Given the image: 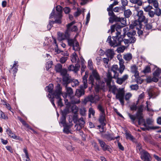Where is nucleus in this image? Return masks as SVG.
<instances>
[{"mask_svg": "<svg viewBox=\"0 0 161 161\" xmlns=\"http://www.w3.org/2000/svg\"><path fill=\"white\" fill-rule=\"evenodd\" d=\"M137 16L138 17L137 20H135L132 23L133 25H137V28L138 29H141L142 27V22L144 24H146L148 23V19L146 18L144 15L143 12L142 10L137 11Z\"/></svg>", "mask_w": 161, "mask_h": 161, "instance_id": "1", "label": "nucleus"}, {"mask_svg": "<svg viewBox=\"0 0 161 161\" xmlns=\"http://www.w3.org/2000/svg\"><path fill=\"white\" fill-rule=\"evenodd\" d=\"M62 88L60 84L58 83L55 87V89L52 94V95L55 97V98L58 99L57 103L58 106L61 107L63 106L62 102V99L61 98V96L62 94Z\"/></svg>", "mask_w": 161, "mask_h": 161, "instance_id": "2", "label": "nucleus"}, {"mask_svg": "<svg viewBox=\"0 0 161 161\" xmlns=\"http://www.w3.org/2000/svg\"><path fill=\"white\" fill-rule=\"evenodd\" d=\"M112 37L113 39V41L111 40V36H108L107 40V42L109 44L111 47H115L121 45L122 41L123 40L121 37H117L116 35L113 36Z\"/></svg>", "mask_w": 161, "mask_h": 161, "instance_id": "3", "label": "nucleus"}, {"mask_svg": "<svg viewBox=\"0 0 161 161\" xmlns=\"http://www.w3.org/2000/svg\"><path fill=\"white\" fill-rule=\"evenodd\" d=\"M94 79L97 81H99L100 80V76L98 72L96 70H93L92 71V74L89 78V83L92 84V85H94Z\"/></svg>", "mask_w": 161, "mask_h": 161, "instance_id": "4", "label": "nucleus"}, {"mask_svg": "<svg viewBox=\"0 0 161 161\" xmlns=\"http://www.w3.org/2000/svg\"><path fill=\"white\" fill-rule=\"evenodd\" d=\"M116 98L119 100L122 106L124 105L125 92L123 88H119V91L115 94Z\"/></svg>", "mask_w": 161, "mask_h": 161, "instance_id": "5", "label": "nucleus"}, {"mask_svg": "<svg viewBox=\"0 0 161 161\" xmlns=\"http://www.w3.org/2000/svg\"><path fill=\"white\" fill-rule=\"evenodd\" d=\"M140 157L143 161H151V157L150 154L145 150L142 151L139 153Z\"/></svg>", "mask_w": 161, "mask_h": 161, "instance_id": "6", "label": "nucleus"}, {"mask_svg": "<svg viewBox=\"0 0 161 161\" xmlns=\"http://www.w3.org/2000/svg\"><path fill=\"white\" fill-rule=\"evenodd\" d=\"M113 25H114L115 26V30L117 31L116 33V35L117 36V37H121L123 40V38L125 37V36L126 34L125 33H124L123 35H121V30L120 29L123 28L124 26L121 25L119 24L118 23Z\"/></svg>", "mask_w": 161, "mask_h": 161, "instance_id": "7", "label": "nucleus"}, {"mask_svg": "<svg viewBox=\"0 0 161 161\" xmlns=\"http://www.w3.org/2000/svg\"><path fill=\"white\" fill-rule=\"evenodd\" d=\"M97 140L100 146L103 151L107 150L109 151L110 153H111L112 150L109 146L107 145L102 140L100 139H98Z\"/></svg>", "mask_w": 161, "mask_h": 161, "instance_id": "8", "label": "nucleus"}, {"mask_svg": "<svg viewBox=\"0 0 161 161\" xmlns=\"http://www.w3.org/2000/svg\"><path fill=\"white\" fill-rule=\"evenodd\" d=\"M58 39L59 41L67 39L69 38V34L67 31H66L65 33L58 32Z\"/></svg>", "mask_w": 161, "mask_h": 161, "instance_id": "9", "label": "nucleus"}, {"mask_svg": "<svg viewBox=\"0 0 161 161\" xmlns=\"http://www.w3.org/2000/svg\"><path fill=\"white\" fill-rule=\"evenodd\" d=\"M62 84L65 87H67L68 85L71 83L72 79L71 76L69 75L62 77Z\"/></svg>", "mask_w": 161, "mask_h": 161, "instance_id": "10", "label": "nucleus"}, {"mask_svg": "<svg viewBox=\"0 0 161 161\" xmlns=\"http://www.w3.org/2000/svg\"><path fill=\"white\" fill-rule=\"evenodd\" d=\"M82 86H80L79 89L76 91L75 95L78 98L84 95L85 94V89Z\"/></svg>", "mask_w": 161, "mask_h": 161, "instance_id": "11", "label": "nucleus"}, {"mask_svg": "<svg viewBox=\"0 0 161 161\" xmlns=\"http://www.w3.org/2000/svg\"><path fill=\"white\" fill-rule=\"evenodd\" d=\"M111 70L114 73V77H115L119 76V74L117 72V71H119L121 74H122L123 73V72L121 73L120 71V66H119V68L118 66L117 65H114L112 66Z\"/></svg>", "mask_w": 161, "mask_h": 161, "instance_id": "12", "label": "nucleus"}, {"mask_svg": "<svg viewBox=\"0 0 161 161\" xmlns=\"http://www.w3.org/2000/svg\"><path fill=\"white\" fill-rule=\"evenodd\" d=\"M117 58L119 61V64L120 65V71L121 73L123 72L125 68V66L124 64V61L122 58V55L120 54H119L117 56Z\"/></svg>", "mask_w": 161, "mask_h": 161, "instance_id": "13", "label": "nucleus"}, {"mask_svg": "<svg viewBox=\"0 0 161 161\" xmlns=\"http://www.w3.org/2000/svg\"><path fill=\"white\" fill-rule=\"evenodd\" d=\"M128 77V75L126 74L123 75L121 78L119 77L118 76L114 78L116 79V82L117 83L121 85L125 80L127 79Z\"/></svg>", "mask_w": 161, "mask_h": 161, "instance_id": "14", "label": "nucleus"}, {"mask_svg": "<svg viewBox=\"0 0 161 161\" xmlns=\"http://www.w3.org/2000/svg\"><path fill=\"white\" fill-rule=\"evenodd\" d=\"M75 21H72L70 23L67 24L66 25V26L67 27V31L68 32V31H77L78 28L77 27L76 25H74L71 28V26L73 25L74 24H75Z\"/></svg>", "mask_w": 161, "mask_h": 161, "instance_id": "15", "label": "nucleus"}, {"mask_svg": "<svg viewBox=\"0 0 161 161\" xmlns=\"http://www.w3.org/2000/svg\"><path fill=\"white\" fill-rule=\"evenodd\" d=\"M80 67V66L78 64H76L75 66L71 64L68 67V70L69 71H73L75 73H76L79 70Z\"/></svg>", "mask_w": 161, "mask_h": 161, "instance_id": "16", "label": "nucleus"}, {"mask_svg": "<svg viewBox=\"0 0 161 161\" xmlns=\"http://www.w3.org/2000/svg\"><path fill=\"white\" fill-rule=\"evenodd\" d=\"M107 85L108 87L109 92H112L114 95H115L119 91V89L115 85H112L111 83H110L109 84H107Z\"/></svg>", "mask_w": 161, "mask_h": 161, "instance_id": "17", "label": "nucleus"}, {"mask_svg": "<svg viewBox=\"0 0 161 161\" xmlns=\"http://www.w3.org/2000/svg\"><path fill=\"white\" fill-rule=\"evenodd\" d=\"M103 137L104 138L108 140V141H111L114 140L115 139H117L119 137V136L116 137H114L112 134H110L107 133V134H105L103 135Z\"/></svg>", "mask_w": 161, "mask_h": 161, "instance_id": "18", "label": "nucleus"}, {"mask_svg": "<svg viewBox=\"0 0 161 161\" xmlns=\"http://www.w3.org/2000/svg\"><path fill=\"white\" fill-rule=\"evenodd\" d=\"M106 55L111 59H112L114 54V50L113 49H108L106 51Z\"/></svg>", "mask_w": 161, "mask_h": 161, "instance_id": "19", "label": "nucleus"}, {"mask_svg": "<svg viewBox=\"0 0 161 161\" xmlns=\"http://www.w3.org/2000/svg\"><path fill=\"white\" fill-rule=\"evenodd\" d=\"M98 120L102 126H105L106 125V124L104 122L105 121H106L105 114H100Z\"/></svg>", "mask_w": 161, "mask_h": 161, "instance_id": "20", "label": "nucleus"}, {"mask_svg": "<svg viewBox=\"0 0 161 161\" xmlns=\"http://www.w3.org/2000/svg\"><path fill=\"white\" fill-rule=\"evenodd\" d=\"M107 79L105 80L107 84L111 83L112 78H114V76L112 77L111 73L108 71L107 75Z\"/></svg>", "mask_w": 161, "mask_h": 161, "instance_id": "21", "label": "nucleus"}, {"mask_svg": "<svg viewBox=\"0 0 161 161\" xmlns=\"http://www.w3.org/2000/svg\"><path fill=\"white\" fill-rule=\"evenodd\" d=\"M56 10L57 11V17L61 18L62 16V7L58 5L56 7Z\"/></svg>", "mask_w": 161, "mask_h": 161, "instance_id": "22", "label": "nucleus"}, {"mask_svg": "<svg viewBox=\"0 0 161 161\" xmlns=\"http://www.w3.org/2000/svg\"><path fill=\"white\" fill-rule=\"evenodd\" d=\"M137 25L134 26L133 25V24H131L130 25V29H133L136 28L138 30L137 33L138 34L139 36H141L142 35L143 32L141 30V29H138L137 28Z\"/></svg>", "mask_w": 161, "mask_h": 161, "instance_id": "23", "label": "nucleus"}, {"mask_svg": "<svg viewBox=\"0 0 161 161\" xmlns=\"http://www.w3.org/2000/svg\"><path fill=\"white\" fill-rule=\"evenodd\" d=\"M68 45L70 46L73 47L77 42L76 39L74 38L73 39H67Z\"/></svg>", "mask_w": 161, "mask_h": 161, "instance_id": "24", "label": "nucleus"}, {"mask_svg": "<svg viewBox=\"0 0 161 161\" xmlns=\"http://www.w3.org/2000/svg\"><path fill=\"white\" fill-rule=\"evenodd\" d=\"M144 110V105L141 104L139 106L137 112L136 113V115H142V112Z\"/></svg>", "mask_w": 161, "mask_h": 161, "instance_id": "25", "label": "nucleus"}, {"mask_svg": "<svg viewBox=\"0 0 161 161\" xmlns=\"http://www.w3.org/2000/svg\"><path fill=\"white\" fill-rule=\"evenodd\" d=\"M63 126L64 127L63 132L64 133L67 134L71 133L70 130H69L71 127V126L69 125H64Z\"/></svg>", "mask_w": 161, "mask_h": 161, "instance_id": "26", "label": "nucleus"}, {"mask_svg": "<svg viewBox=\"0 0 161 161\" xmlns=\"http://www.w3.org/2000/svg\"><path fill=\"white\" fill-rule=\"evenodd\" d=\"M53 85L52 84H50L48 86L46 87L45 90L52 95L53 93L54 92H53Z\"/></svg>", "mask_w": 161, "mask_h": 161, "instance_id": "27", "label": "nucleus"}, {"mask_svg": "<svg viewBox=\"0 0 161 161\" xmlns=\"http://www.w3.org/2000/svg\"><path fill=\"white\" fill-rule=\"evenodd\" d=\"M137 119H138V123L139 125H141L145 122V120L143 119L142 115H136Z\"/></svg>", "mask_w": 161, "mask_h": 161, "instance_id": "28", "label": "nucleus"}, {"mask_svg": "<svg viewBox=\"0 0 161 161\" xmlns=\"http://www.w3.org/2000/svg\"><path fill=\"white\" fill-rule=\"evenodd\" d=\"M124 58L125 60L129 61L132 58V55L130 53H127L124 55Z\"/></svg>", "mask_w": 161, "mask_h": 161, "instance_id": "29", "label": "nucleus"}, {"mask_svg": "<svg viewBox=\"0 0 161 161\" xmlns=\"http://www.w3.org/2000/svg\"><path fill=\"white\" fill-rule=\"evenodd\" d=\"M92 95H90L85 98L83 101V102L84 104H86L88 102H90L92 103Z\"/></svg>", "mask_w": 161, "mask_h": 161, "instance_id": "30", "label": "nucleus"}, {"mask_svg": "<svg viewBox=\"0 0 161 161\" xmlns=\"http://www.w3.org/2000/svg\"><path fill=\"white\" fill-rule=\"evenodd\" d=\"M97 109L101 112L100 114H105L104 108L101 104H98L97 106Z\"/></svg>", "mask_w": 161, "mask_h": 161, "instance_id": "31", "label": "nucleus"}, {"mask_svg": "<svg viewBox=\"0 0 161 161\" xmlns=\"http://www.w3.org/2000/svg\"><path fill=\"white\" fill-rule=\"evenodd\" d=\"M71 103L72 104H78L80 103V101L79 99H76L75 96H72L70 97Z\"/></svg>", "mask_w": 161, "mask_h": 161, "instance_id": "32", "label": "nucleus"}, {"mask_svg": "<svg viewBox=\"0 0 161 161\" xmlns=\"http://www.w3.org/2000/svg\"><path fill=\"white\" fill-rule=\"evenodd\" d=\"M62 69V65L60 64H57L55 67V69L57 72L59 73Z\"/></svg>", "mask_w": 161, "mask_h": 161, "instance_id": "33", "label": "nucleus"}, {"mask_svg": "<svg viewBox=\"0 0 161 161\" xmlns=\"http://www.w3.org/2000/svg\"><path fill=\"white\" fill-rule=\"evenodd\" d=\"M148 94L149 97V98L150 99L151 97H155L156 96V93L155 92L152 90L150 89L148 92Z\"/></svg>", "mask_w": 161, "mask_h": 161, "instance_id": "34", "label": "nucleus"}, {"mask_svg": "<svg viewBox=\"0 0 161 161\" xmlns=\"http://www.w3.org/2000/svg\"><path fill=\"white\" fill-rule=\"evenodd\" d=\"M71 82L72 83V86L73 87H76L79 85V82L78 80L75 79H72Z\"/></svg>", "mask_w": 161, "mask_h": 161, "instance_id": "35", "label": "nucleus"}, {"mask_svg": "<svg viewBox=\"0 0 161 161\" xmlns=\"http://www.w3.org/2000/svg\"><path fill=\"white\" fill-rule=\"evenodd\" d=\"M68 71L66 69L64 68L62 69L61 71L59 73H60L61 75L62 76V77L64 76H66L67 75H69V74L67 73Z\"/></svg>", "mask_w": 161, "mask_h": 161, "instance_id": "36", "label": "nucleus"}, {"mask_svg": "<svg viewBox=\"0 0 161 161\" xmlns=\"http://www.w3.org/2000/svg\"><path fill=\"white\" fill-rule=\"evenodd\" d=\"M132 13L130 9L125 10L124 12V14L126 18H129L132 14Z\"/></svg>", "mask_w": 161, "mask_h": 161, "instance_id": "37", "label": "nucleus"}, {"mask_svg": "<svg viewBox=\"0 0 161 161\" xmlns=\"http://www.w3.org/2000/svg\"><path fill=\"white\" fill-rule=\"evenodd\" d=\"M136 31L132 30L128 32L126 35L128 37H130L134 36L136 35Z\"/></svg>", "mask_w": 161, "mask_h": 161, "instance_id": "38", "label": "nucleus"}, {"mask_svg": "<svg viewBox=\"0 0 161 161\" xmlns=\"http://www.w3.org/2000/svg\"><path fill=\"white\" fill-rule=\"evenodd\" d=\"M9 136L10 137L14 139L19 140L21 141H22V138H21L19 136H17L15 134H14L13 132Z\"/></svg>", "mask_w": 161, "mask_h": 161, "instance_id": "39", "label": "nucleus"}, {"mask_svg": "<svg viewBox=\"0 0 161 161\" xmlns=\"http://www.w3.org/2000/svg\"><path fill=\"white\" fill-rule=\"evenodd\" d=\"M126 138L127 139H129L130 140L133 141L135 139L133 136L131 135L130 133L127 131L125 133Z\"/></svg>", "mask_w": 161, "mask_h": 161, "instance_id": "40", "label": "nucleus"}, {"mask_svg": "<svg viewBox=\"0 0 161 161\" xmlns=\"http://www.w3.org/2000/svg\"><path fill=\"white\" fill-rule=\"evenodd\" d=\"M65 87L66 89L67 93L69 96L70 97L73 93V89L70 87H67V86Z\"/></svg>", "mask_w": 161, "mask_h": 161, "instance_id": "41", "label": "nucleus"}, {"mask_svg": "<svg viewBox=\"0 0 161 161\" xmlns=\"http://www.w3.org/2000/svg\"><path fill=\"white\" fill-rule=\"evenodd\" d=\"M18 65H17V67H12L10 69V70H9L10 72L11 73H13V75L14 76H15V74L17 73L18 70Z\"/></svg>", "mask_w": 161, "mask_h": 161, "instance_id": "42", "label": "nucleus"}, {"mask_svg": "<svg viewBox=\"0 0 161 161\" xmlns=\"http://www.w3.org/2000/svg\"><path fill=\"white\" fill-rule=\"evenodd\" d=\"M100 99V98L97 95H95L94 96L92 95V103H96Z\"/></svg>", "mask_w": 161, "mask_h": 161, "instance_id": "43", "label": "nucleus"}, {"mask_svg": "<svg viewBox=\"0 0 161 161\" xmlns=\"http://www.w3.org/2000/svg\"><path fill=\"white\" fill-rule=\"evenodd\" d=\"M136 148L137 150L138 151V150L139 151V153H140L142 151L144 150V149H142V144L140 142H137L136 143Z\"/></svg>", "mask_w": 161, "mask_h": 161, "instance_id": "44", "label": "nucleus"}, {"mask_svg": "<svg viewBox=\"0 0 161 161\" xmlns=\"http://www.w3.org/2000/svg\"><path fill=\"white\" fill-rule=\"evenodd\" d=\"M161 73V70L158 68L153 73V75L154 76L158 77Z\"/></svg>", "mask_w": 161, "mask_h": 161, "instance_id": "45", "label": "nucleus"}, {"mask_svg": "<svg viewBox=\"0 0 161 161\" xmlns=\"http://www.w3.org/2000/svg\"><path fill=\"white\" fill-rule=\"evenodd\" d=\"M0 118L4 119H7L8 118L7 115L3 112L2 111H0Z\"/></svg>", "mask_w": 161, "mask_h": 161, "instance_id": "46", "label": "nucleus"}, {"mask_svg": "<svg viewBox=\"0 0 161 161\" xmlns=\"http://www.w3.org/2000/svg\"><path fill=\"white\" fill-rule=\"evenodd\" d=\"M73 49L75 51H79L80 50L79 45L78 42H76L74 46L73 47Z\"/></svg>", "mask_w": 161, "mask_h": 161, "instance_id": "47", "label": "nucleus"}, {"mask_svg": "<svg viewBox=\"0 0 161 161\" xmlns=\"http://www.w3.org/2000/svg\"><path fill=\"white\" fill-rule=\"evenodd\" d=\"M66 116L62 115V116L61 119V121L60 122V123H61V124L63 125V126L64 125H67L66 123Z\"/></svg>", "mask_w": 161, "mask_h": 161, "instance_id": "48", "label": "nucleus"}, {"mask_svg": "<svg viewBox=\"0 0 161 161\" xmlns=\"http://www.w3.org/2000/svg\"><path fill=\"white\" fill-rule=\"evenodd\" d=\"M52 64L53 62L52 61H49L47 62V65H46V69L47 70H48V69L51 67Z\"/></svg>", "mask_w": 161, "mask_h": 161, "instance_id": "49", "label": "nucleus"}, {"mask_svg": "<svg viewBox=\"0 0 161 161\" xmlns=\"http://www.w3.org/2000/svg\"><path fill=\"white\" fill-rule=\"evenodd\" d=\"M18 119L20 121L22 124L26 127L27 126H28V124H27L26 122L23 120L22 118L20 117H18Z\"/></svg>", "mask_w": 161, "mask_h": 161, "instance_id": "50", "label": "nucleus"}, {"mask_svg": "<svg viewBox=\"0 0 161 161\" xmlns=\"http://www.w3.org/2000/svg\"><path fill=\"white\" fill-rule=\"evenodd\" d=\"M151 71V68L148 66H146L144 69L142 71L143 73L145 74L148 73Z\"/></svg>", "mask_w": 161, "mask_h": 161, "instance_id": "51", "label": "nucleus"}, {"mask_svg": "<svg viewBox=\"0 0 161 161\" xmlns=\"http://www.w3.org/2000/svg\"><path fill=\"white\" fill-rule=\"evenodd\" d=\"M81 13V11L80 8H78L77 11L74 14V16L75 17H77L79 16Z\"/></svg>", "mask_w": 161, "mask_h": 161, "instance_id": "52", "label": "nucleus"}, {"mask_svg": "<svg viewBox=\"0 0 161 161\" xmlns=\"http://www.w3.org/2000/svg\"><path fill=\"white\" fill-rule=\"evenodd\" d=\"M68 57H62L59 60V62L62 64L64 63L67 60Z\"/></svg>", "mask_w": 161, "mask_h": 161, "instance_id": "53", "label": "nucleus"}, {"mask_svg": "<svg viewBox=\"0 0 161 161\" xmlns=\"http://www.w3.org/2000/svg\"><path fill=\"white\" fill-rule=\"evenodd\" d=\"M137 106H136V105H135V103H134L133 104L131 105L130 106V110L132 111H136L137 110Z\"/></svg>", "mask_w": 161, "mask_h": 161, "instance_id": "54", "label": "nucleus"}, {"mask_svg": "<svg viewBox=\"0 0 161 161\" xmlns=\"http://www.w3.org/2000/svg\"><path fill=\"white\" fill-rule=\"evenodd\" d=\"M128 114L129 116L132 120V122L134 123L135 119H137L136 116H136H135L134 115H132L130 113H129Z\"/></svg>", "mask_w": 161, "mask_h": 161, "instance_id": "55", "label": "nucleus"}, {"mask_svg": "<svg viewBox=\"0 0 161 161\" xmlns=\"http://www.w3.org/2000/svg\"><path fill=\"white\" fill-rule=\"evenodd\" d=\"M82 82L83 83V85H80V86H82L84 89H86L88 86L87 80H83Z\"/></svg>", "mask_w": 161, "mask_h": 161, "instance_id": "56", "label": "nucleus"}, {"mask_svg": "<svg viewBox=\"0 0 161 161\" xmlns=\"http://www.w3.org/2000/svg\"><path fill=\"white\" fill-rule=\"evenodd\" d=\"M128 39L130 44L134 43L136 40V39L135 36L129 37Z\"/></svg>", "mask_w": 161, "mask_h": 161, "instance_id": "57", "label": "nucleus"}, {"mask_svg": "<svg viewBox=\"0 0 161 161\" xmlns=\"http://www.w3.org/2000/svg\"><path fill=\"white\" fill-rule=\"evenodd\" d=\"M88 67L90 69H92L93 68L92 62V60H89L88 62Z\"/></svg>", "mask_w": 161, "mask_h": 161, "instance_id": "58", "label": "nucleus"}, {"mask_svg": "<svg viewBox=\"0 0 161 161\" xmlns=\"http://www.w3.org/2000/svg\"><path fill=\"white\" fill-rule=\"evenodd\" d=\"M155 13L157 16H160L161 14V10L159 8H157L155 10Z\"/></svg>", "mask_w": 161, "mask_h": 161, "instance_id": "59", "label": "nucleus"}, {"mask_svg": "<svg viewBox=\"0 0 161 161\" xmlns=\"http://www.w3.org/2000/svg\"><path fill=\"white\" fill-rule=\"evenodd\" d=\"M130 88L132 90H137L139 88V86L137 84L133 85L130 86Z\"/></svg>", "mask_w": 161, "mask_h": 161, "instance_id": "60", "label": "nucleus"}, {"mask_svg": "<svg viewBox=\"0 0 161 161\" xmlns=\"http://www.w3.org/2000/svg\"><path fill=\"white\" fill-rule=\"evenodd\" d=\"M145 25L146 28L147 30L151 29L152 28V25L151 24H148V23L146 24H144Z\"/></svg>", "mask_w": 161, "mask_h": 161, "instance_id": "61", "label": "nucleus"}, {"mask_svg": "<svg viewBox=\"0 0 161 161\" xmlns=\"http://www.w3.org/2000/svg\"><path fill=\"white\" fill-rule=\"evenodd\" d=\"M125 49V46H123L122 47H120L118 48L117 49V51L118 53H123L124 52V50Z\"/></svg>", "mask_w": 161, "mask_h": 161, "instance_id": "62", "label": "nucleus"}, {"mask_svg": "<svg viewBox=\"0 0 161 161\" xmlns=\"http://www.w3.org/2000/svg\"><path fill=\"white\" fill-rule=\"evenodd\" d=\"M54 24L53 21H50L49 24L47 25V28L48 30H50L53 26V24Z\"/></svg>", "mask_w": 161, "mask_h": 161, "instance_id": "63", "label": "nucleus"}, {"mask_svg": "<svg viewBox=\"0 0 161 161\" xmlns=\"http://www.w3.org/2000/svg\"><path fill=\"white\" fill-rule=\"evenodd\" d=\"M86 110L85 108L83 109H81L80 110V114L83 116H84L86 115Z\"/></svg>", "mask_w": 161, "mask_h": 161, "instance_id": "64", "label": "nucleus"}]
</instances>
